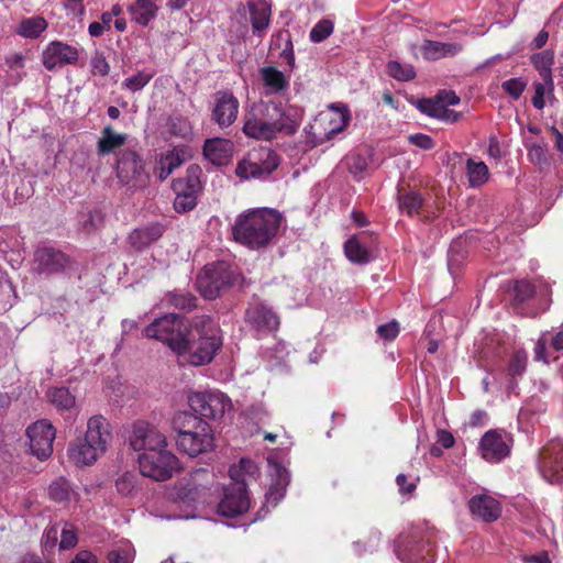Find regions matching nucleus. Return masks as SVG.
<instances>
[{
	"label": "nucleus",
	"instance_id": "f257e3e1",
	"mask_svg": "<svg viewBox=\"0 0 563 563\" xmlns=\"http://www.w3.org/2000/svg\"><path fill=\"white\" fill-rule=\"evenodd\" d=\"M302 117L301 108L269 100L260 103L245 117L243 132L260 141H273L279 134L291 136L298 132Z\"/></svg>",
	"mask_w": 563,
	"mask_h": 563
},
{
	"label": "nucleus",
	"instance_id": "f03ea898",
	"mask_svg": "<svg viewBox=\"0 0 563 563\" xmlns=\"http://www.w3.org/2000/svg\"><path fill=\"white\" fill-rule=\"evenodd\" d=\"M282 216L272 209H255L236 217L232 227L234 240L252 250L265 247L276 236Z\"/></svg>",
	"mask_w": 563,
	"mask_h": 563
},
{
	"label": "nucleus",
	"instance_id": "7ed1b4c3",
	"mask_svg": "<svg viewBox=\"0 0 563 563\" xmlns=\"http://www.w3.org/2000/svg\"><path fill=\"white\" fill-rule=\"evenodd\" d=\"M173 428L177 432L178 450L191 457L207 453L214 446L213 430L196 413L178 412L173 419Z\"/></svg>",
	"mask_w": 563,
	"mask_h": 563
},
{
	"label": "nucleus",
	"instance_id": "20e7f679",
	"mask_svg": "<svg viewBox=\"0 0 563 563\" xmlns=\"http://www.w3.org/2000/svg\"><path fill=\"white\" fill-rule=\"evenodd\" d=\"M219 331L209 317H198L190 325L186 335L184 353H189L194 365L211 362L222 345Z\"/></svg>",
	"mask_w": 563,
	"mask_h": 563
},
{
	"label": "nucleus",
	"instance_id": "39448f33",
	"mask_svg": "<svg viewBox=\"0 0 563 563\" xmlns=\"http://www.w3.org/2000/svg\"><path fill=\"white\" fill-rule=\"evenodd\" d=\"M189 325L185 319L176 313H168L161 318L155 319L144 330L146 338L156 339L166 343L174 352L184 354L186 346V335L189 331Z\"/></svg>",
	"mask_w": 563,
	"mask_h": 563
},
{
	"label": "nucleus",
	"instance_id": "423d86ee",
	"mask_svg": "<svg viewBox=\"0 0 563 563\" xmlns=\"http://www.w3.org/2000/svg\"><path fill=\"white\" fill-rule=\"evenodd\" d=\"M235 274L224 261L207 264L196 277L197 290L206 299H216L232 287Z\"/></svg>",
	"mask_w": 563,
	"mask_h": 563
},
{
	"label": "nucleus",
	"instance_id": "0eeeda50",
	"mask_svg": "<svg viewBox=\"0 0 563 563\" xmlns=\"http://www.w3.org/2000/svg\"><path fill=\"white\" fill-rule=\"evenodd\" d=\"M394 551L401 563H433L434 555L430 541L420 529L401 532L395 541Z\"/></svg>",
	"mask_w": 563,
	"mask_h": 563
},
{
	"label": "nucleus",
	"instance_id": "6e6552de",
	"mask_svg": "<svg viewBox=\"0 0 563 563\" xmlns=\"http://www.w3.org/2000/svg\"><path fill=\"white\" fill-rule=\"evenodd\" d=\"M279 163L280 159L276 152L268 147H262L258 151L249 153L247 157L240 161L236 165L235 174L243 179H267L279 166Z\"/></svg>",
	"mask_w": 563,
	"mask_h": 563
},
{
	"label": "nucleus",
	"instance_id": "1a4fd4ad",
	"mask_svg": "<svg viewBox=\"0 0 563 563\" xmlns=\"http://www.w3.org/2000/svg\"><path fill=\"white\" fill-rule=\"evenodd\" d=\"M200 173V167L194 164L187 168L186 176L173 181L174 209L178 213L189 212L197 206L198 195L201 191Z\"/></svg>",
	"mask_w": 563,
	"mask_h": 563
},
{
	"label": "nucleus",
	"instance_id": "9d476101",
	"mask_svg": "<svg viewBox=\"0 0 563 563\" xmlns=\"http://www.w3.org/2000/svg\"><path fill=\"white\" fill-rule=\"evenodd\" d=\"M139 464L142 474L156 482L169 479L179 468L178 459L166 448L143 452L139 457Z\"/></svg>",
	"mask_w": 563,
	"mask_h": 563
},
{
	"label": "nucleus",
	"instance_id": "9b49d317",
	"mask_svg": "<svg viewBox=\"0 0 563 563\" xmlns=\"http://www.w3.org/2000/svg\"><path fill=\"white\" fill-rule=\"evenodd\" d=\"M117 176L122 184L132 189L144 188L150 179L142 157L131 150L122 151L119 154Z\"/></svg>",
	"mask_w": 563,
	"mask_h": 563
},
{
	"label": "nucleus",
	"instance_id": "f8f14e48",
	"mask_svg": "<svg viewBox=\"0 0 563 563\" xmlns=\"http://www.w3.org/2000/svg\"><path fill=\"white\" fill-rule=\"evenodd\" d=\"M26 434L30 440L31 454L41 461L48 459L53 453V442L56 435L53 424L46 420L36 421L26 429Z\"/></svg>",
	"mask_w": 563,
	"mask_h": 563
},
{
	"label": "nucleus",
	"instance_id": "ddd939ff",
	"mask_svg": "<svg viewBox=\"0 0 563 563\" xmlns=\"http://www.w3.org/2000/svg\"><path fill=\"white\" fill-rule=\"evenodd\" d=\"M189 406L192 411L209 419L222 418L230 399L222 393H196L189 397Z\"/></svg>",
	"mask_w": 563,
	"mask_h": 563
},
{
	"label": "nucleus",
	"instance_id": "4468645a",
	"mask_svg": "<svg viewBox=\"0 0 563 563\" xmlns=\"http://www.w3.org/2000/svg\"><path fill=\"white\" fill-rule=\"evenodd\" d=\"M129 441L134 451L152 452L167 448L166 437L145 421L134 423Z\"/></svg>",
	"mask_w": 563,
	"mask_h": 563
},
{
	"label": "nucleus",
	"instance_id": "2eb2a0df",
	"mask_svg": "<svg viewBox=\"0 0 563 563\" xmlns=\"http://www.w3.org/2000/svg\"><path fill=\"white\" fill-rule=\"evenodd\" d=\"M539 470L542 477L551 483L563 482V444L551 442L540 452Z\"/></svg>",
	"mask_w": 563,
	"mask_h": 563
},
{
	"label": "nucleus",
	"instance_id": "dca6fc26",
	"mask_svg": "<svg viewBox=\"0 0 563 563\" xmlns=\"http://www.w3.org/2000/svg\"><path fill=\"white\" fill-rule=\"evenodd\" d=\"M69 263V257L62 251L41 246L34 253L33 269L40 275L51 276L64 273Z\"/></svg>",
	"mask_w": 563,
	"mask_h": 563
},
{
	"label": "nucleus",
	"instance_id": "f3484780",
	"mask_svg": "<svg viewBox=\"0 0 563 563\" xmlns=\"http://www.w3.org/2000/svg\"><path fill=\"white\" fill-rule=\"evenodd\" d=\"M239 100L232 92L221 90L214 93V106L211 111L212 121L220 128L232 125L239 112Z\"/></svg>",
	"mask_w": 563,
	"mask_h": 563
},
{
	"label": "nucleus",
	"instance_id": "a211bd4d",
	"mask_svg": "<svg viewBox=\"0 0 563 563\" xmlns=\"http://www.w3.org/2000/svg\"><path fill=\"white\" fill-rule=\"evenodd\" d=\"M43 65L47 70H55L78 60L79 52L75 46L54 41L43 52Z\"/></svg>",
	"mask_w": 563,
	"mask_h": 563
},
{
	"label": "nucleus",
	"instance_id": "6ab92c4d",
	"mask_svg": "<svg viewBox=\"0 0 563 563\" xmlns=\"http://www.w3.org/2000/svg\"><path fill=\"white\" fill-rule=\"evenodd\" d=\"M245 321L258 332H273L279 327V317L263 302L251 305L246 309Z\"/></svg>",
	"mask_w": 563,
	"mask_h": 563
},
{
	"label": "nucleus",
	"instance_id": "aec40b11",
	"mask_svg": "<svg viewBox=\"0 0 563 563\" xmlns=\"http://www.w3.org/2000/svg\"><path fill=\"white\" fill-rule=\"evenodd\" d=\"M82 438L99 449V452L106 453L112 441L110 422L101 415L92 416L87 422Z\"/></svg>",
	"mask_w": 563,
	"mask_h": 563
},
{
	"label": "nucleus",
	"instance_id": "412c9836",
	"mask_svg": "<svg viewBox=\"0 0 563 563\" xmlns=\"http://www.w3.org/2000/svg\"><path fill=\"white\" fill-rule=\"evenodd\" d=\"M468 508L474 518L484 522L496 521L501 515V505L493 495H473Z\"/></svg>",
	"mask_w": 563,
	"mask_h": 563
},
{
	"label": "nucleus",
	"instance_id": "4be33fe9",
	"mask_svg": "<svg viewBox=\"0 0 563 563\" xmlns=\"http://www.w3.org/2000/svg\"><path fill=\"white\" fill-rule=\"evenodd\" d=\"M103 454L85 438H77L67 449L68 459L77 466H90Z\"/></svg>",
	"mask_w": 563,
	"mask_h": 563
},
{
	"label": "nucleus",
	"instance_id": "5701e85b",
	"mask_svg": "<svg viewBox=\"0 0 563 563\" xmlns=\"http://www.w3.org/2000/svg\"><path fill=\"white\" fill-rule=\"evenodd\" d=\"M479 450L483 459L488 462H499L509 454V446L501 434L494 430L483 435L479 442Z\"/></svg>",
	"mask_w": 563,
	"mask_h": 563
},
{
	"label": "nucleus",
	"instance_id": "b1692460",
	"mask_svg": "<svg viewBox=\"0 0 563 563\" xmlns=\"http://www.w3.org/2000/svg\"><path fill=\"white\" fill-rule=\"evenodd\" d=\"M164 232V225L152 223L147 227L134 229L128 236V243L132 250L141 252L159 240Z\"/></svg>",
	"mask_w": 563,
	"mask_h": 563
},
{
	"label": "nucleus",
	"instance_id": "393cba45",
	"mask_svg": "<svg viewBox=\"0 0 563 563\" xmlns=\"http://www.w3.org/2000/svg\"><path fill=\"white\" fill-rule=\"evenodd\" d=\"M234 144L231 140L214 137L209 139L203 145V155L214 165H224L231 158Z\"/></svg>",
	"mask_w": 563,
	"mask_h": 563
},
{
	"label": "nucleus",
	"instance_id": "a878e982",
	"mask_svg": "<svg viewBox=\"0 0 563 563\" xmlns=\"http://www.w3.org/2000/svg\"><path fill=\"white\" fill-rule=\"evenodd\" d=\"M256 471L255 463L249 459H241L239 464L231 466L229 475L236 485L232 493H247V486L254 479Z\"/></svg>",
	"mask_w": 563,
	"mask_h": 563
},
{
	"label": "nucleus",
	"instance_id": "bb28decb",
	"mask_svg": "<svg viewBox=\"0 0 563 563\" xmlns=\"http://www.w3.org/2000/svg\"><path fill=\"white\" fill-rule=\"evenodd\" d=\"M420 49L424 59L438 60L457 55L462 52L463 46L460 43H443L439 41L424 40Z\"/></svg>",
	"mask_w": 563,
	"mask_h": 563
},
{
	"label": "nucleus",
	"instance_id": "cd10ccee",
	"mask_svg": "<svg viewBox=\"0 0 563 563\" xmlns=\"http://www.w3.org/2000/svg\"><path fill=\"white\" fill-rule=\"evenodd\" d=\"M250 495H223L218 504V514L223 517H234L250 508Z\"/></svg>",
	"mask_w": 563,
	"mask_h": 563
},
{
	"label": "nucleus",
	"instance_id": "c85d7f7f",
	"mask_svg": "<svg viewBox=\"0 0 563 563\" xmlns=\"http://www.w3.org/2000/svg\"><path fill=\"white\" fill-rule=\"evenodd\" d=\"M126 139V134L117 133L111 125L104 126L97 142L98 155L104 156L113 153L117 148L124 145Z\"/></svg>",
	"mask_w": 563,
	"mask_h": 563
},
{
	"label": "nucleus",
	"instance_id": "c756f323",
	"mask_svg": "<svg viewBox=\"0 0 563 563\" xmlns=\"http://www.w3.org/2000/svg\"><path fill=\"white\" fill-rule=\"evenodd\" d=\"M251 23L254 34H261L268 27L271 18V7L266 1L249 2Z\"/></svg>",
	"mask_w": 563,
	"mask_h": 563
},
{
	"label": "nucleus",
	"instance_id": "7c9ffc66",
	"mask_svg": "<svg viewBox=\"0 0 563 563\" xmlns=\"http://www.w3.org/2000/svg\"><path fill=\"white\" fill-rule=\"evenodd\" d=\"M157 0H136L129 7V12L140 25L146 26L157 14Z\"/></svg>",
	"mask_w": 563,
	"mask_h": 563
},
{
	"label": "nucleus",
	"instance_id": "2f4dec72",
	"mask_svg": "<svg viewBox=\"0 0 563 563\" xmlns=\"http://www.w3.org/2000/svg\"><path fill=\"white\" fill-rule=\"evenodd\" d=\"M365 235H353L344 243V252L346 257L356 264H367L371 262V253L363 242Z\"/></svg>",
	"mask_w": 563,
	"mask_h": 563
},
{
	"label": "nucleus",
	"instance_id": "473e14b6",
	"mask_svg": "<svg viewBox=\"0 0 563 563\" xmlns=\"http://www.w3.org/2000/svg\"><path fill=\"white\" fill-rule=\"evenodd\" d=\"M268 476L271 478L268 493H284L290 483L288 470L276 461L268 460Z\"/></svg>",
	"mask_w": 563,
	"mask_h": 563
},
{
	"label": "nucleus",
	"instance_id": "72a5a7b5",
	"mask_svg": "<svg viewBox=\"0 0 563 563\" xmlns=\"http://www.w3.org/2000/svg\"><path fill=\"white\" fill-rule=\"evenodd\" d=\"M146 476L135 472H125L115 479L118 493H133L134 490L146 489Z\"/></svg>",
	"mask_w": 563,
	"mask_h": 563
},
{
	"label": "nucleus",
	"instance_id": "f704fd0d",
	"mask_svg": "<svg viewBox=\"0 0 563 563\" xmlns=\"http://www.w3.org/2000/svg\"><path fill=\"white\" fill-rule=\"evenodd\" d=\"M261 76L268 93H277L289 85L285 75L273 66L263 67Z\"/></svg>",
	"mask_w": 563,
	"mask_h": 563
},
{
	"label": "nucleus",
	"instance_id": "c9c22d12",
	"mask_svg": "<svg viewBox=\"0 0 563 563\" xmlns=\"http://www.w3.org/2000/svg\"><path fill=\"white\" fill-rule=\"evenodd\" d=\"M184 163L179 153L169 151L163 155L155 168V174L161 180H165L176 168Z\"/></svg>",
	"mask_w": 563,
	"mask_h": 563
},
{
	"label": "nucleus",
	"instance_id": "e433bc0d",
	"mask_svg": "<svg viewBox=\"0 0 563 563\" xmlns=\"http://www.w3.org/2000/svg\"><path fill=\"white\" fill-rule=\"evenodd\" d=\"M47 397L58 410H69L76 404L75 396L65 387L51 388Z\"/></svg>",
	"mask_w": 563,
	"mask_h": 563
},
{
	"label": "nucleus",
	"instance_id": "4c0bfd02",
	"mask_svg": "<svg viewBox=\"0 0 563 563\" xmlns=\"http://www.w3.org/2000/svg\"><path fill=\"white\" fill-rule=\"evenodd\" d=\"M466 169L468 181L472 187H478L488 180L489 172L484 162H475L472 158H468Z\"/></svg>",
	"mask_w": 563,
	"mask_h": 563
},
{
	"label": "nucleus",
	"instance_id": "58836bf2",
	"mask_svg": "<svg viewBox=\"0 0 563 563\" xmlns=\"http://www.w3.org/2000/svg\"><path fill=\"white\" fill-rule=\"evenodd\" d=\"M531 63L538 69L541 79H548V81L552 78L551 66L554 63V53L553 51L545 49L543 52L537 53L531 57Z\"/></svg>",
	"mask_w": 563,
	"mask_h": 563
},
{
	"label": "nucleus",
	"instance_id": "ea45409f",
	"mask_svg": "<svg viewBox=\"0 0 563 563\" xmlns=\"http://www.w3.org/2000/svg\"><path fill=\"white\" fill-rule=\"evenodd\" d=\"M422 203L423 199L417 191H408L398 195V207L400 211L406 212L408 216L419 213Z\"/></svg>",
	"mask_w": 563,
	"mask_h": 563
},
{
	"label": "nucleus",
	"instance_id": "a19ab883",
	"mask_svg": "<svg viewBox=\"0 0 563 563\" xmlns=\"http://www.w3.org/2000/svg\"><path fill=\"white\" fill-rule=\"evenodd\" d=\"M47 27V23L43 18H30L23 20L18 27V33L24 37L35 38Z\"/></svg>",
	"mask_w": 563,
	"mask_h": 563
},
{
	"label": "nucleus",
	"instance_id": "79ce46f5",
	"mask_svg": "<svg viewBox=\"0 0 563 563\" xmlns=\"http://www.w3.org/2000/svg\"><path fill=\"white\" fill-rule=\"evenodd\" d=\"M534 95L531 99V102L534 108L538 110H542L545 106L544 97L549 98L553 97L554 84L553 78L550 81L548 79H542L541 81H537L533 84Z\"/></svg>",
	"mask_w": 563,
	"mask_h": 563
},
{
	"label": "nucleus",
	"instance_id": "37998d69",
	"mask_svg": "<svg viewBox=\"0 0 563 563\" xmlns=\"http://www.w3.org/2000/svg\"><path fill=\"white\" fill-rule=\"evenodd\" d=\"M386 69L390 77L399 81H408L416 77L415 68L409 64H400L396 60H390L387 63Z\"/></svg>",
	"mask_w": 563,
	"mask_h": 563
},
{
	"label": "nucleus",
	"instance_id": "c03bdc74",
	"mask_svg": "<svg viewBox=\"0 0 563 563\" xmlns=\"http://www.w3.org/2000/svg\"><path fill=\"white\" fill-rule=\"evenodd\" d=\"M527 361H528V356L525 351L515 352L512 354L509 365H508V369H507L508 377L516 378L518 376H522L523 373L526 372Z\"/></svg>",
	"mask_w": 563,
	"mask_h": 563
},
{
	"label": "nucleus",
	"instance_id": "a18cd8bd",
	"mask_svg": "<svg viewBox=\"0 0 563 563\" xmlns=\"http://www.w3.org/2000/svg\"><path fill=\"white\" fill-rule=\"evenodd\" d=\"M280 42H284L285 43V46L283 48V53L282 55L285 57V59L287 60L288 65L290 67H294V64H295V55H294V46H292V42H291V36H290V33L289 31L287 30H283V31H279L277 34H276V37L274 40V45L276 47H280Z\"/></svg>",
	"mask_w": 563,
	"mask_h": 563
},
{
	"label": "nucleus",
	"instance_id": "49530a36",
	"mask_svg": "<svg viewBox=\"0 0 563 563\" xmlns=\"http://www.w3.org/2000/svg\"><path fill=\"white\" fill-rule=\"evenodd\" d=\"M152 77L153 75L150 73L139 71L137 74L126 78L122 82V87L132 92H135L144 88L150 82Z\"/></svg>",
	"mask_w": 563,
	"mask_h": 563
},
{
	"label": "nucleus",
	"instance_id": "de8ad7c7",
	"mask_svg": "<svg viewBox=\"0 0 563 563\" xmlns=\"http://www.w3.org/2000/svg\"><path fill=\"white\" fill-rule=\"evenodd\" d=\"M417 108L428 114L429 117H432V118H439L441 117L442 114L446 113L444 111V107L441 102L438 101V99H421V100H418L417 102Z\"/></svg>",
	"mask_w": 563,
	"mask_h": 563
},
{
	"label": "nucleus",
	"instance_id": "09e8293b",
	"mask_svg": "<svg viewBox=\"0 0 563 563\" xmlns=\"http://www.w3.org/2000/svg\"><path fill=\"white\" fill-rule=\"evenodd\" d=\"M333 32V23L330 20L319 21L310 31V41L320 43L324 41Z\"/></svg>",
	"mask_w": 563,
	"mask_h": 563
},
{
	"label": "nucleus",
	"instance_id": "8fccbe9b",
	"mask_svg": "<svg viewBox=\"0 0 563 563\" xmlns=\"http://www.w3.org/2000/svg\"><path fill=\"white\" fill-rule=\"evenodd\" d=\"M77 542L78 536L76 528L71 523L65 522L60 531L59 549L69 550L74 548L77 544Z\"/></svg>",
	"mask_w": 563,
	"mask_h": 563
},
{
	"label": "nucleus",
	"instance_id": "3c124183",
	"mask_svg": "<svg viewBox=\"0 0 563 563\" xmlns=\"http://www.w3.org/2000/svg\"><path fill=\"white\" fill-rule=\"evenodd\" d=\"M91 73L93 75H99L101 77H106L110 73V65L107 62L103 53L96 52L90 59Z\"/></svg>",
	"mask_w": 563,
	"mask_h": 563
},
{
	"label": "nucleus",
	"instance_id": "603ef678",
	"mask_svg": "<svg viewBox=\"0 0 563 563\" xmlns=\"http://www.w3.org/2000/svg\"><path fill=\"white\" fill-rule=\"evenodd\" d=\"M526 87L527 82L521 78H511L501 84L503 90L515 100L520 98Z\"/></svg>",
	"mask_w": 563,
	"mask_h": 563
},
{
	"label": "nucleus",
	"instance_id": "864d4df0",
	"mask_svg": "<svg viewBox=\"0 0 563 563\" xmlns=\"http://www.w3.org/2000/svg\"><path fill=\"white\" fill-rule=\"evenodd\" d=\"M169 301L181 310H191L197 307V298L191 294H173Z\"/></svg>",
	"mask_w": 563,
	"mask_h": 563
},
{
	"label": "nucleus",
	"instance_id": "5fc2aeb1",
	"mask_svg": "<svg viewBox=\"0 0 563 563\" xmlns=\"http://www.w3.org/2000/svg\"><path fill=\"white\" fill-rule=\"evenodd\" d=\"M515 299L518 302H523L534 296V286L527 280L516 282L515 287Z\"/></svg>",
	"mask_w": 563,
	"mask_h": 563
},
{
	"label": "nucleus",
	"instance_id": "6e6d98bb",
	"mask_svg": "<svg viewBox=\"0 0 563 563\" xmlns=\"http://www.w3.org/2000/svg\"><path fill=\"white\" fill-rule=\"evenodd\" d=\"M367 158L363 155L355 154L349 158V172L355 177L363 174L367 169Z\"/></svg>",
	"mask_w": 563,
	"mask_h": 563
},
{
	"label": "nucleus",
	"instance_id": "4d7b16f0",
	"mask_svg": "<svg viewBox=\"0 0 563 563\" xmlns=\"http://www.w3.org/2000/svg\"><path fill=\"white\" fill-rule=\"evenodd\" d=\"M528 157H529L530 162H532L533 164L541 165V164L547 163L548 158H547L545 145H541V144L531 145L529 148V152H528Z\"/></svg>",
	"mask_w": 563,
	"mask_h": 563
},
{
	"label": "nucleus",
	"instance_id": "13d9d810",
	"mask_svg": "<svg viewBox=\"0 0 563 563\" xmlns=\"http://www.w3.org/2000/svg\"><path fill=\"white\" fill-rule=\"evenodd\" d=\"M408 141L410 144L416 145L422 150H431L434 146V141L432 137L423 133L411 134L408 136Z\"/></svg>",
	"mask_w": 563,
	"mask_h": 563
},
{
	"label": "nucleus",
	"instance_id": "bf43d9fd",
	"mask_svg": "<svg viewBox=\"0 0 563 563\" xmlns=\"http://www.w3.org/2000/svg\"><path fill=\"white\" fill-rule=\"evenodd\" d=\"M377 333L385 340H394L399 333V325L396 321L382 324L377 328Z\"/></svg>",
	"mask_w": 563,
	"mask_h": 563
},
{
	"label": "nucleus",
	"instance_id": "052dcab7",
	"mask_svg": "<svg viewBox=\"0 0 563 563\" xmlns=\"http://www.w3.org/2000/svg\"><path fill=\"white\" fill-rule=\"evenodd\" d=\"M109 563H132L133 554L130 550H112L108 554Z\"/></svg>",
	"mask_w": 563,
	"mask_h": 563
},
{
	"label": "nucleus",
	"instance_id": "680f3d73",
	"mask_svg": "<svg viewBox=\"0 0 563 563\" xmlns=\"http://www.w3.org/2000/svg\"><path fill=\"white\" fill-rule=\"evenodd\" d=\"M169 128L173 134L181 137L187 136L190 132L189 122L181 118L173 120Z\"/></svg>",
	"mask_w": 563,
	"mask_h": 563
},
{
	"label": "nucleus",
	"instance_id": "e2e57ef3",
	"mask_svg": "<svg viewBox=\"0 0 563 563\" xmlns=\"http://www.w3.org/2000/svg\"><path fill=\"white\" fill-rule=\"evenodd\" d=\"M58 534H59V531H58V528L57 526H51L48 527L44 534H43V545L45 549H53L55 548V545L57 544V540H58Z\"/></svg>",
	"mask_w": 563,
	"mask_h": 563
},
{
	"label": "nucleus",
	"instance_id": "0e129e2a",
	"mask_svg": "<svg viewBox=\"0 0 563 563\" xmlns=\"http://www.w3.org/2000/svg\"><path fill=\"white\" fill-rule=\"evenodd\" d=\"M74 492L73 485L69 483V481L63 476L58 477L57 479L53 481L49 485V493H70Z\"/></svg>",
	"mask_w": 563,
	"mask_h": 563
},
{
	"label": "nucleus",
	"instance_id": "69168bd1",
	"mask_svg": "<svg viewBox=\"0 0 563 563\" xmlns=\"http://www.w3.org/2000/svg\"><path fill=\"white\" fill-rule=\"evenodd\" d=\"M547 344L548 340L545 338V333H543L540 339L538 340L536 347H534V360L536 361H542L545 364L549 363L547 357Z\"/></svg>",
	"mask_w": 563,
	"mask_h": 563
},
{
	"label": "nucleus",
	"instance_id": "338daca9",
	"mask_svg": "<svg viewBox=\"0 0 563 563\" xmlns=\"http://www.w3.org/2000/svg\"><path fill=\"white\" fill-rule=\"evenodd\" d=\"M437 99L439 102L443 104L444 108L448 106H455L460 102V98L452 90H442L437 95Z\"/></svg>",
	"mask_w": 563,
	"mask_h": 563
},
{
	"label": "nucleus",
	"instance_id": "774afa93",
	"mask_svg": "<svg viewBox=\"0 0 563 563\" xmlns=\"http://www.w3.org/2000/svg\"><path fill=\"white\" fill-rule=\"evenodd\" d=\"M71 563H99V561L90 551H80L76 554Z\"/></svg>",
	"mask_w": 563,
	"mask_h": 563
}]
</instances>
